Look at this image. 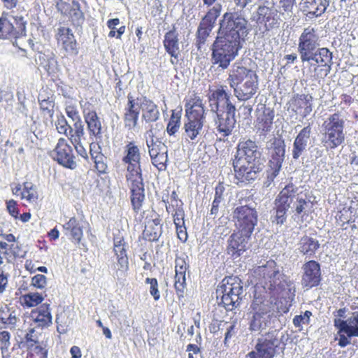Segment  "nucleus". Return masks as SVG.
<instances>
[{"mask_svg":"<svg viewBox=\"0 0 358 358\" xmlns=\"http://www.w3.org/2000/svg\"><path fill=\"white\" fill-rule=\"evenodd\" d=\"M141 160L140 148L134 142H129L124 148L122 162L127 165L126 179L130 189L132 209L136 213L141 210L145 199Z\"/></svg>","mask_w":358,"mask_h":358,"instance_id":"1","label":"nucleus"},{"mask_svg":"<svg viewBox=\"0 0 358 358\" xmlns=\"http://www.w3.org/2000/svg\"><path fill=\"white\" fill-rule=\"evenodd\" d=\"M220 85L208 96L209 106L216 114L215 124L218 134L222 138L231 135L236 124L235 105L231 102V94Z\"/></svg>","mask_w":358,"mask_h":358,"instance_id":"2","label":"nucleus"},{"mask_svg":"<svg viewBox=\"0 0 358 358\" xmlns=\"http://www.w3.org/2000/svg\"><path fill=\"white\" fill-rule=\"evenodd\" d=\"M234 94L239 101L251 99L259 90V77L255 71L244 66L241 62H235L227 78Z\"/></svg>","mask_w":358,"mask_h":358,"instance_id":"3","label":"nucleus"},{"mask_svg":"<svg viewBox=\"0 0 358 358\" xmlns=\"http://www.w3.org/2000/svg\"><path fill=\"white\" fill-rule=\"evenodd\" d=\"M255 273L264 289L269 290L273 295L284 297L286 293L287 295L291 294L294 296V289L292 292V281L288 276L280 273L274 260L270 259L266 264L258 266L255 270Z\"/></svg>","mask_w":358,"mask_h":358,"instance_id":"4","label":"nucleus"},{"mask_svg":"<svg viewBox=\"0 0 358 358\" xmlns=\"http://www.w3.org/2000/svg\"><path fill=\"white\" fill-rule=\"evenodd\" d=\"M300 59L302 63H308L306 74L312 81L320 83L331 71L333 55L327 48H318Z\"/></svg>","mask_w":358,"mask_h":358,"instance_id":"5","label":"nucleus"},{"mask_svg":"<svg viewBox=\"0 0 358 358\" xmlns=\"http://www.w3.org/2000/svg\"><path fill=\"white\" fill-rule=\"evenodd\" d=\"M241 48V43L222 34L218 35L212 47L211 61L222 69L229 67L231 62L238 55Z\"/></svg>","mask_w":358,"mask_h":358,"instance_id":"6","label":"nucleus"},{"mask_svg":"<svg viewBox=\"0 0 358 358\" xmlns=\"http://www.w3.org/2000/svg\"><path fill=\"white\" fill-rule=\"evenodd\" d=\"M322 129V143L327 149H335L344 143L345 120L339 113L329 115L323 122Z\"/></svg>","mask_w":358,"mask_h":358,"instance_id":"7","label":"nucleus"},{"mask_svg":"<svg viewBox=\"0 0 358 358\" xmlns=\"http://www.w3.org/2000/svg\"><path fill=\"white\" fill-rule=\"evenodd\" d=\"M271 307L264 294L255 292L249 309V329L251 331H261L265 329L271 322Z\"/></svg>","mask_w":358,"mask_h":358,"instance_id":"8","label":"nucleus"},{"mask_svg":"<svg viewBox=\"0 0 358 358\" xmlns=\"http://www.w3.org/2000/svg\"><path fill=\"white\" fill-rule=\"evenodd\" d=\"M242 293V282L238 277H225L217 289V298L220 297L219 304L222 305L227 310H232L239 306Z\"/></svg>","mask_w":358,"mask_h":358,"instance_id":"9","label":"nucleus"},{"mask_svg":"<svg viewBox=\"0 0 358 358\" xmlns=\"http://www.w3.org/2000/svg\"><path fill=\"white\" fill-rule=\"evenodd\" d=\"M285 143L280 137L272 138L266 145L268 161L267 163L266 180L270 183L279 175L285 157Z\"/></svg>","mask_w":358,"mask_h":358,"instance_id":"10","label":"nucleus"},{"mask_svg":"<svg viewBox=\"0 0 358 358\" xmlns=\"http://www.w3.org/2000/svg\"><path fill=\"white\" fill-rule=\"evenodd\" d=\"M217 0H203V4L208 7L212 6L201 18L196 33V46L198 50L206 43L215 27L217 19L221 14L222 6L215 3Z\"/></svg>","mask_w":358,"mask_h":358,"instance_id":"11","label":"nucleus"},{"mask_svg":"<svg viewBox=\"0 0 358 358\" xmlns=\"http://www.w3.org/2000/svg\"><path fill=\"white\" fill-rule=\"evenodd\" d=\"M221 34L241 43L248 34V21L238 12L225 13L220 24Z\"/></svg>","mask_w":358,"mask_h":358,"instance_id":"12","label":"nucleus"},{"mask_svg":"<svg viewBox=\"0 0 358 358\" xmlns=\"http://www.w3.org/2000/svg\"><path fill=\"white\" fill-rule=\"evenodd\" d=\"M232 216L237 231L250 237L258 222L256 208L248 205L240 206L234 210Z\"/></svg>","mask_w":358,"mask_h":358,"instance_id":"13","label":"nucleus"},{"mask_svg":"<svg viewBox=\"0 0 358 358\" xmlns=\"http://www.w3.org/2000/svg\"><path fill=\"white\" fill-rule=\"evenodd\" d=\"M280 341L275 331H268L257 340L254 349L247 358H274L280 348Z\"/></svg>","mask_w":358,"mask_h":358,"instance_id":"14","label":"nucleus"},{"mask_svg":"<svg viewBox=\"0 0 358 358\" xmlns=\"http://www.w3.org/2000/svg\"><path fill=\"white\" fill-rule=\"evenodd\" d=\"M27 21L23 16L10 15L0 17V38L17 40L26 36Z\"/></svg>","mask_w":358,"mask_h":358,"instance_id":"15","label":"nucleus"},{"mask_svg":"<svg viewBox=\"0 0 358 358\" xmlns=\"http://www.w3.org/2000/svg\"><path fill=\"white\" fill-rule=\"evenodd\" d=\"M232 165L235 178L241 182H248L255 180L257 174L262 171V164L259 160L252 161L234 157Z\"/></svg>","mask_w":358,"mask_h":358,"instance_id":"16","label":"nucleus"},{"mask_svg":"<svg viewBox=\"0 0 358 358\" xmlns=\"http://www.w3.org/2000/svg\"><path fill=\"white\" fill-rule=\"evenodd\" d=\"M127 243L120 231L114 235L113 252L116 257L114 266L115 275L117 278H123L127 276L129 271V258L127 253Z\"/></svg>","mask_w":358,"mask_h":358,"instance_id":"17","label":"nucleus"},{"mask_svg":"<svg viewBox=\"0 0 358 358\" xmlns=\"http://www.w3.org/2000/svg\"><path fill=\"white\" fill-rule=\"evenodd\" d=\"M334 325L339 336L338 345L341 348L348 345L350 338L358 337V311L353 313L347 320L334 319Z\"/></svg>","mask_w":358,"mask_h":358,"instance_id":"18","label":"nucleus"},{"mask_svg":"<svg viewBox=\"0 0 358 358\" xmlns=\"http://www.w3.org/2000/svg\"><path fill=\"white\" fill-rule=\"evenodd\" d=\"M52 157L65 168L73 170L77 166L73 148L64 138L58 139L56 146L52 150Z\"/></svg>","mask_w":358,"mask_h":358,"instance_id":"19","label":"nucleus"},{"mask_svg":"<svg viewBox=\"0 0 358 358\" xmlns=\"http://www.w3.org/2000/svg\"><path fill=\"white\" fill-rule=\"evenodd\" d=\"M57 47L64 52L65 56H76L79 47L72 30L66 27H59L55 34Z\"/></svg>","mask_w":358,"mask_h":358,"instance_id":"20","label":"nucleus"},{"mask_svg":"<svg viewBox=\"0 0 358 358\" xmlns=\"http://www.w3.org/2000/svg\"><path fill=\"white\" fill-rule=\"evenodd\" d=\"M320 38L317 27L308 26L304 28L298 41L297 50L300 57L320 48Z\"/></svg>","mask_w":358,"mask_h":358,"instance_id":"21","label":"nucleus"},{"mask_svg":"<svg viewBox=\"0 0 358 358\" xmlns=\"http://www.w3.org/2000/svg\"><path fill=\"white\" fill-rule=\"evenodd\" d=\"M185 116L187 118L206 119V108L200 93L195 90L189 91L184 99Z\"/></svg>","mask_w":358,"mask_h":358,"instance_id":"22","label":"nucleus"},{"mask_svg":"<svg viewBox=\"0 0 358 358\" xmlns=\"http://www.w3.org/2000/svg\"><path fill=\"white\" fill-rule=\"evenodd\" d=\"M280 22L281 20L277 9L265 6L259 7L257 23L262 34L279 28Z\"/></svg>","mask_w":358,"mask_h":358,"instance_id":"23","label":"nucleus"},{"mask_svg":"<svg viewBox=\"0 0 358 358\" xmlns=\"http://www.w3.org/2000/svg\"><path fill=\"white\" fill-rule=\"evenodd\" d=\"M147 145L152 165L159 171H164L168 162V148L166 144L152 137L150 141L147 142Z\"/></svg>","mask_w":358,"mask_h":358,"instance_id":"24","label":"nucleus"},{"mask_svg":"<svg viewBox=\"0 0 358 358\" xmlns=\"http://www.w3.org/2000/svg\"><path fill=\"white\" fill-rule=\"evenodd\" d=\"M313 97L310 94H295L287 103L288 110L302 119L310 115L313 109Z\"/></svg>","mask_w":358,"mask_h":358,"instance_id":"25","label":"nucleus"},{"mask_svg":"<svg viewBox=\"0 0 358 358\" xmlns=\"http://www.w3.org/2000/svg\"><path fill=\"white\" fill-rule=\"evenodd\" d=\"M189 267L187 256L183 255L176 257L175 259L174 289L179 299H182L185 296L187 287L186 272Z\"/></svg>","mask_w":358,"mask_h":358,"instance_id":"26","label":"nucleus"},{"mask_svg":"<svg viewBox=\"0 0 358 358\" xmlns=\"http://www.w3.org/2000/svg\"><path fill=\"white\" fill-rule=\"evenodd\" d=\"M56 8L62 15L68 17L72 24L82 23L85 20L80 4L76 0H72L71 2L59 0L56 3Z\"/></svg>","mask_w":358,"mask_h":358,"instance_id":"27","label":"nucleus"},{"mask_svg":"<svg viewBox=\"0 0 358 358\" xmlns=\"http://www.w3.org/2000/svg\"><path fill=\"white\" fill-rule=\"evenodd\" d=\"M101 147L96 143H92L90 145V154L94 162V168L97 174L94 184L98 189H101L99 178L101 175L108 173L107 157L101 152Z\"/></svg>","mask_w":358,"mask_h":358,"instance_id":"28","label":"nucleus"},{"mask_svg":"<svg viewBox=\"0 0 358 358\" xmlns=\"http://www.w3.org/2000/svg\"><path fill=\"white\" fill-rule=\"evenodd\" d=\"M275 117L273 108L263 105L257 111V117L255 122V127L257 132L262 135H266L273 128Z\"/></svg>","mask_w":358,"mask_h":358,"instance_id":"29","label":"nucleus"},{"mask_svg":"<svg viewBox=\"0 0 358 358\" xmlns=\"http://www.w3.org/2000/svg\"><path fill=\"white\" fill-rule=\"evenodd\" d=\"M166 191V193L162 195V201L165 204L166 211L172 216L173 220L185 217L184 204L176 191L173 190L171 193L169 190Z\"/></svg>","mask_w":358,"mask_h":358,"instance_id":"30","label":"nucleus"},{"mask_svg":"<svg viewBox=\"0 0 358 358\" xmlns=\"http://www.w3.org/2000/svg\"><path fill=\"white\" fill-rule=\"evenodd\" d=\"M303 270L302 283L305 287L312 288L320 285L322 280L321 268L317 262L310 260L306 262L303 266Z\"/></svg>","mask_w":358,"mask_h":358,"instance_id":"31","label":"nucleus"},{"mask_svg":"<svg viewBox=\"0 0 358 358\" xmlns=\"http://www.w3.org/2000/svg\"><path fill=\"white\" fill-rule=\"evenodd\" d=\"M141 106L134 97L129 94L127 95V103L124 107L123 120L124 127L128 129H134L138 123L140 115Z\"/></svg>","mask_w":358,"mask_h":358,"instance_id":"32","label":"nucleus"},{"mask_svg":"<svg viewBox=\"0 0 358 358\" xmlns=\"http://www.w3.org/2000/svg\"><path fill=\"white\" fill-rule=\"evenodd\" d=\"M12 193L16 196H19L21 200H25L29 203H37L38 199V192L36 186L31 182H24L22 184H16L11 189Z\"/></svg>","mask_w":358,"mask_h":358,"instance_id":"33","label":"nucleus"},{"mask_svg":"<svg viewBox=\"0 0 358 358\" xmlns=\"http://www.w3.org/2000/svg\"><path fill=\"white\" fill-rule=\"evenodd\" d=\"M50 310V304L46 303H42L37 308L31 310L29 315L30 319L38 328L43 329L48 327L52 323Z\"/></svg>","mask_w":358,"mask_h":358,"instance_id":"34","label":"nucleus"},{"mask_svg":"<svg viewBox=\"0 0 358 358\" xmlns=\"http://www.w3.org/2000/svg\"><path fill=\"white\" fill-rule=\"evenodd\" d=\"M260 153L255 141L251 139H241L236 148L234 157L242 158L248 160L257 161Z\"/></svg>","mask_w":358,"mask_h":358,"instance_id":"35","label":"nucleus"},{"mask_svg":"<svg viewBox=\"0 0 358 358\" xmlns=\"http://www.w3.org/2000/svg\"><path fill=\"white\" fill-rule=\"evenodd\" d=\"M311 126L308 124L304 127L296 136L292 149V158L298 159L302 153L306 150L308 141L310 138Z\"/></svg>","mask_w":358,"mask_h":358,"instance_id":"36","label":"nucleus"},{"mask_svg":"<svg viewBox=\"0 0 358 358\" xmlns=\"http://www.w3.org/2000/svg\"><path fill=\"white\" fill-rule=\"evenodd\" d=\"M245 235L238 231L233 233L229 239L227 252L232 257H238L246 250L247 239Z\"/></svg>","mask_w":358,"mask_h":358,"instance_id":"37","label":"nucleus"},{"mask_svg":"<svg viewBox=\"0 0 358 358\" xmlns=\"http://www.w3.org/2000/svg\"><path fill=\"white\" fill-rule=\"evenodd\" d=\"M161 222L160 215L155 213L154 217L146 222L142 233L143 238L145 241L152 242L159 239L162 231Z\"/></svg>","mask_w":358,"mask_h":358,"instance_id":"38","label":"nucleus"},{"mask_svg":"<svg viewBox=\"0 0 358 358\" xmlns=\"http://www.w3.org/2000/svg\"><path fill=\"white\" fill-rule=\"evenodd\" d=\"M330 0H301L303 11L310 17L322 15L329 5Z\"/></svg>","mask_w":358,"mask_h":358,"instance_id":"39","label":"nucleus"},{"mask_svg":"<svg viewBox=\"0 0 358 358\" xmlns=\"http://www.w3.org/2000/svg\"><path fill=\"white\" fill-rule=\"evenodd\" d=\"M63 229L66 236H69L71 241L79 244L83 237V229L76 217H71L68 222L63 224Z\"/></svg>","mask_w":358,"mask_h":358,"instance_id":"40","label":"nucleus"},{"mask_svg":"<svg viewBox=\"0 0 358 358\" xmlns=\"http://www.w3.org/2000/svg\"><path fill=\"white\" fill-rule=\"evenodd\" d=\"M163 43L166 52L171 57L178 59L180 55V47L178 34L175 28L165 34Z\"/></svg>","mask_w":358,"mask_h":358,"instance_id":"41","label":"nucleus"},{"mask_svg":"<svg viewBox=\"0 0 358 358\" xmlns=\"http://www.w3.org/2000/svg\"><path fill=\"white\" fill-rule=\"evenodd\" d=\"M142 117L147 122H153L158 120L159 111L157 106L150 99L144 96L141 102Z\"/></svg>","mask_w":358,"mask_h":358,"instance_id":"42","label":"nucleus"},{"mask_svg":"<svg viewBox=\"0 0 358 358\" xmlns=\"http://www.w3.org/2000/svg\"><path fill=\"white\" fill-rule=\"evenodd\" d=\"M297 191L298 187L293 183L289 182L279 192L275 201L276 203L289 208L296 196Z\"/></svg>","mask_w":358,"mask_h":358,"instance_id":"43","label":"nucleus"},{"mask_svg":"<svg viewBox=\"0 0 358 358\" xmlns=\"http://www.w3.org/2000/svg\"><path fill=\"white\" fill-rule=\"evenodd\" d=\"M87 124V129L89 136L91 138H94L96 140H101L103 137V127L101 118L98 114H94L84 118Z\"/></svg>","mask_w":358,"mask_h":358,"instance_id":"44","label":"nucleus"},{"mask_svg":"<svg viewBox=\"0 0 358 358\" xmlns=\"http://www.w3.org/2000/svg\"><path fill=\"white\" fill-rule=\"evenodd\" d=\"M319 241L308 236H303L299 241V251L306 257H313L319 250Z\"/></svg>","mask_w":358,"mask_h":358,"instance_id":"45","label":"nucleus"},{"mask_svg":"<svg viewBox=\"0 0 358 358\" xmlns=\"http://www.w3.org/2000/svg\"><path fill=\"white\" fill-rule=\"evenodd\" d=\"M40 110L44 116L52 118L55 113V101L53 95L48 94L46 91H41L38 96Z\"/></svg>","mask_w":358,"mask_h":358,"instance_id":"46","label":"nucleus"},{"mask_svg":"<svg viewBox=\"0 0 358 358\" xmlns=\"http://www.w3.org/2000/svg\"><path fill=\"white\" fill-rule=\"evenodd\" d=\"M85 134L84 128L80 127V123L75 126L73 134L69 136V140L73 145L78 155L81 156L85 159H88V154L85 148L83 147L81 143V140Z\"/></svg>","mask_w":358,"mask_h":358,"instance_id":"47","label":"nucleus"},{"mask_svg":"<svg viewBox=\"0 0 358 358\" xmlns=\"http://www.w3.org/2000/svg\"><path fill=\"white\" fill-rule=\"evenodd\" d=\"M204 122V120L187 118V122L184 125L185 134L187 138L192 141L196 139L200 134Z\"/></svg>","mask_w":358,"mask_h":358,"instance_id":"48","label":"nucleus"},{"mask_svg":"<svg viewBox=\"0 0 358 358\" xmlns=\"http://www.w3.org/2000/svg\"><path fill=\"white\" fill-rule=\"evenodd\" d=\"M17 322L15 310L6 305L0 308V323L3 324L4 327L14 328Z\"/></svg>","mask_w":358,"mask_h":358,"instance_id":"49","label":"nucleus"},{"mask_svg":"<svg viewBox=\"0 0 358 358\" xmlns=\"http://www.w3.org/2000/svg\"><path fill=\"white\" fill-rule=\"evenodd\" d=\"M0 252L9 257H23L24 251L18 242L8 244L5 241H0Z\"/></svg>","mask_w":358,"mask_h":358,"instance_id":"50","label":"nucleus"},{"mask_svg":"<svg viewBox=\"0 0 358 358\" xmlns=\"http://www.w3.org/2000/svg\"><path fill=\"white\" fill-rule=\"evenodd\" d=\"M46 294L43 295L38 292H29L22 294L20 297V301L23 307L32 308L36 307L43 301Z\"/></svg>","mask_w":358,"mask_h":358,"instance_id":"51","label":"nucleus"},{"mask_svg":"<svg viewBox=\"0 0 358 358\" xmlns=\"http://www.w3.org/2000/svg\"><path fill=\"white\" fill-rule=\"evenodd\" d=\"M55 124L56 130L59 134H63L68 138L70 135L73 134L74 128L73 129L71 127L66 117L62 114L57 117Z\"/></svg>","mask_w":358,"mask_h":358,"instance_id":"52","label":"nucleus"},{"mask_svg":"<svg viewBox=\"0 0 358 358\" xmlns=\"http://www.w3.org/2000/svg\"><path fill=\"white\" fill-rule=\"evenodd\" d=\"M173 222L176 226L178 238L182 242H185L188 236L187 229L185 225V217L174 219Z\"/></svg>","mask_w":358,"mask_h":358,"instance_id":"53","label":"nucleus"},{"mask_svg":"<svg viewBox=\"0 0 358 358\" xmlns=\"http://www.w3.org/2000/svg\"><path fill=\"white\" fill-rule=\"evenodd\" d=\"M65 112L67 115V116L71 118L73 121H75L73 124V127L75 128V126L80 123V127L82 128H84V125L83 124V122L81 121L80 116L79 115V111L77 108V107L74 105H68L65 108Z\"/></svg>","mask_w":358,"mask_h":358,"instance_id":"54","label":"nucleus"},{"mask_svg":"<svg viewBox=\"0 0 358 358\" xmlns=\"http://www.w3.org/2000/svg\"><path fill=\"white\" fill-rule=\"evenodd\" d=\"M288 209L279 203H276L275 201V215L273 222L278 224H282L286 221V215Z\"/></svg>","mask_w":358,"mask_h":358,"instance_id":"55","label":"nucleus"},{"mask_svg":"<svg viewBox=\"0 0 358 358\" xmlns=\"http://www.w3.org/2000/svg\"><path fill=\"white\" fill-rule=\"evenodd\" d=\"M26 358H48V350L41 345L28 350Z\"/></svg>","mask_w":358,"mask_h":358,"instance_id":"56","label":"nucleus"},{"mask_svg":"<svg viewBox=\"0 0 358 358\" xmlns=\"http://www.w3.org/2000/svg\"><path fill=\"white\" fill-rule=\"evenodd\" d=\"M180 125V117L173 113L166 127V131L169 135H174L178 131Z\"/></svg>","mask_w":358,"mask_h":358,"instance_id":"57","label":"nucleus"},{"mask_svg":"<svg viewBox=\"0 0 358 358\" xmlns=\"http://www.w3.org/2000/svg\"><path fill=\"white\" fill-rule=\"evenodd\" d=\"M311 316L312 312L310 310H306L304 312L303 315H295L294 317L293 318V324L294 327L299 328V330H302L301 325L303 324H308L310 323Z\"/></svg>","mask_w":358,"mask_h":358,"instance_id":"58","label":"nucleus"},{"mask_svg":"<svg viewBox=\"0 0 358 358\" xmlns=\"http://www.w3.org/2000/svg\"><path fill=\"white\" fill-rule=\"evenodd\" d=\"M145 283L150 284V294L152 296L155 301H158L160 299V292L159 290V284L157 278H147L145 279Z\"/></svg>","mask_w":358,"mask_h":358,"instance_id":"59","label":"nucleus"},{"mask_svg":"<svg viewBox=\"0 0 358 358\" xmlns=\"http://www.w3.org/2000/svg\"><path fill=\"white\" fill-rule=\"evenodd\" d=\"M11 335L7 331H0V351L1 352H6L8 350L11 345L10 342Z\"/></svg>","mask_w":358,"mask_h":358,"instance_id":"60","label":"nucleus"},{"mask_svg":"<svg viewBox=\"0 0 358 358\" xmlns=\"http://www.w3.org/2000/svg\"><path fill=\"white\" fill-rule=\"evenodd\" d=\"M6 210L9 215L15 219L19 218L20 210L17 202L14 199L6 201Z\"/></svg>","mask_w":358,"mask_h":358,"instance_id":"61","label":"nucleus"},{"mask_svg":"<svg viewBox=\"0 0 358 358\" xmlns=\"http://www.w3.org/2000/svg\"><path fill=\"white\" fill-rule=\"evenodd\" d=\"M309 204V201H307L306 199H303L302 197L296 198V203L295 206V212L296 214L298 215H301V217L303 218L305 215H307L306 213V208Z\"/></svg>","mask_w":358,"mask_h":358,"instance_id":"62","label":"nucleus"},{"mask_svg":"<svg viewBox=\"0 0 358 358\" xmlns=\"http://www.w3.org/2000/svg\"><path fill=\"white\" fill-rule=\"evenodd\" d=\"M80 106L83 114V117L91 116L94 114H96V111L94 109L93 104L88 101H80Z\"/></svg>","mask_w":358,"mask_h":358,"instance_id":"63","label":"nucleus"},{"mask_svg":"<svg viewBox=\"0 0 358 358\" xmlns=\"http://www.w3.org/2000/svg\"><path fill=\"white\" fill-rule=\"evenodd\" d=\"M47 278L44 275L36 274L31 278V285L36 288L43 289L45 287Z\"/></svg>","mask_w":358,"mask_h":358,"instance_id":"64","label":"nucleus"}]
</instances>
